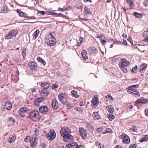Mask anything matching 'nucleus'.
I'll list each match as a JSON object with an SVG mask.
<instances>
[{
  "label": "nucleus",
  "instance_id": "1",
  "mask_svg": "<svg viewBox=\"0 0 148 148\" xmlns=\"http://www.w3.org/2000/svg\"><path fill=\"white\" fill-rule=\"evenodd\" d=\"M129 62L125 59H122L119 62V65L122 71L125 73L127 72V67L128 66Z\"/></svg>",
  "mask_w": 148,
  "mask_h": 148
},
{
  "label": "nucleus",
  "instance_id": "2",
  "mask_svg": "<svg viewBox=\"0 0 148 148\" xmlns=\"http://www.w3.org/2000/svg\"><path fill=\"white\" fill-rule=\"evenodd\" d=\"M46 136L48 140L52 141L55 138L56 134L54 130H51L46 135Z\"/></svg>",
  "mask_w": 148,
  "mask_h": 148
},
{
  "label": "nucleus",
  "instance_id": "3",
  "mask_svg": "<svg viewBox=\"0 0 148 148\" xmlns=\"http://www.w3.org/2000/svg\"><path fill=\"white\" fill-rule=\"evenodd\" d=\"M39 112L38 111L36 110L33 111L30 113L29 118L33 120L38 119L39 117Z\"/></svg>",
  "mask_w": 148,
  "mask_h": 148
},
{
  "label": "nucleus",
  "instance_id": "4",
  "mask_svg": "<svg viewBox=\"0 0 148 148\" xmlns=\"http://www.w3.org/2000/svg\"><path fill=\"white\" fill-rule=\"evenodd\" d=\"M38 138L37 136H32L30 139V143L31 146L32 147H35L37 144Z\"/></svg>",
  "mask_w": 148,
  "mask_h": 148
},
{
  "label": "nucleus",
  "instance_id": "5",
  "mask_svg": "<svg viewBox=\"0 0 148 148\" xmlns=\"http://www.w3.org/2000/svg\"><path fill=\"white\" fill-rule=\"evenodd\" d=\"M17 33V30H12L6 35L5 36V38L8 40L12 38L13 37L16 36Z\"/></svg>",
  "mask_w": 148,
  "mask_h": 148
},
{
  "label": "nucleus",
  "instance_id": "6",
  "mask_svg": "<svg viewBox=\"0 0 148 148\" xmlns=\"http://www.w3.org/2000/svg\"><path fill=\"white\" fill-rule=\"evenodd\" d=\"M65 148H84V147L82 145L78 146L76 143L71 142L69 144L66 146Z\"/></svg>",
  "mask_w": 148,
  "mask_h": 148
},
{
  "label": "nucleus",
  "instance_id": "7",
  "mask_svg": "<svg viewBox=\"0 0 148 148\" xmlns=\"http://www.w3.org/2000/svg\"><path fill=\"white\" fill-rule=\"evenodd\" d=\"M71 131L68 127H63L61 130L60 134L62 136L69 134Z\"/></svg>",
  "mask_w": 148,
  "mask_h": 148
},
{
  "label": "nucleus",
  "instance_id": "8",
  "mask_svg": "<svg viewBox=\"0 0 148 148\" xmlns=\"http://www.w3.org/2000/svg\"><path fill=\"white\" fill-rule=\"evenodd\" d=\"M63 141L65 142H69L73 140L74 137L69 134L62 136Z\"/></svg>",
  "mask_w": 148,
  "mask_h": 148
},
{
  "label": "nucleus",
  "instance_id": "9",
  "mask_svg": "<svg viewBox=\"0 0 148 148\" xmlns=\"http://www.w3.org/2000/svg\"><path fill=\"white\" fill-rule=\"evenodd\" d=\"M119 137L120 138H123L122 140V141L125 143L127 144L130 142V138L125 134H122Z\"/></svg>",
  "mask_w": 148,
  "mask_h": 148
},
{
  "label": "nucleus",
  "instance_id": "10",
  "mask_svg": "<svg viewBox=\"0 0 148 148\" xmlns=\"http://www.w3.org/2000/svg\"><path fill=\"white\" fill-rule=\"evenodd\" d=\"M79 133L82 138L83 139L86 138L87 133L86 130L82 127H80L79 129Z\"/></svg>",
  "mask_w": 148,
  "mask_h": 148
},
{
  "label": "nucleus",
  "instance_id": "11",
  "mask_svg": "<svg viewBox=\"0 0 148 148\" xmlns=\"http://www.w3.org/2000/svg\"><path fill=\"white\" fill-rule=\"evenodd\" d=\"M59 100L60 102L64 104L66 101V96L64 94L61 93L58 96Z\"/></svg>",
  "mask_w": 148,
  "mask_h": 148
},
{
  "label": "nucleus",
  "instance_id": "12",
  "mask_svg": "<svg viewBox=\"0 0 148 148\" xmlns=\"http://www.w3.org/2000/svg\"><path fill=\"white\" fill-rule=\"evenodd\" d=\"M29 67L32 70H35L37 68V66L35 62L31 61L28 64Z\"/></svg>",
  "mask_w": 148,
  "mask_h": 148
},
{
  "label": "nucleus",
  "instance_id": "13",
  "mask_svg": "<svg viewBox=\"0 0 148 148\" xmlns=\"http://www.w3.org/2000/svg\"><path fill=\"white\" fill-rule=\"evenodd\" d=\"M147 65L146 63L141 64L139 67V72L143 73L147 69Z\"/></svg>",
  "mask_w": 148,
  "mask_h": 148
},
{
  "label": "nucleus",
  "instance_id": "14",
  "mask_svg": "<svg viewBox=\"0 0 148 148\" xmlns=\"http://www.w3.org/2000/svg\"><path fill=\"white\" fill-rule=\"evenodd\" d=\"M29 112V109L26 108H21L18 111L19 114H21L25 113H28Z\"/></svg>",
  "mask_w": 148,
  "mask_h": 148
},
{
  "label": "nucleus",
  "instance_id": "15",
  "mask_svg": "<svg viewBox=\"0 0 148 148\" xmlns=\"http://www.w3.org/2000/svg\"><path fill=\"white\" fill-rule=\"evenodd\" d=\"M39 110L40 112L41 113H45L47 112L48 108L47 106H42L39 108Z\"/></svg>",
  "mask_w": 148,
  "mask_h": 148
},
{
  "label": "nucleus",
  "instance_id": "16",
  "mask_svg": "<svg viewBox=\"0 0 148 148\" xmlns=\"http://www.w3.org/2000/svg\"><path fill=\"white\" fill-rule=\"evenodd\" d=\"M15 139L16 138L14 135H10L7 140V141L10 143H11L14 141Z\"/></svg>",
  "mask_w": 148,
  "mask_h": 148
},
{
  "label": "nucleus",
  "instance_id": "17",
  "mask_svg": "<svg viewBox=\"0 0 148 148\" xmlns=\"http://www.w3.org/2000/svg\"><path fill=\"white\" fill-rule=\"evenodd\" d=\"M148 100L147 99H140L136 100L135 103V104L137 103L145 104L147 102Z\"/></svg>",
  "mask_w": 148,
  "mask_h": 148
},
{
  "label": "nucleus",
  "instance_id": "18",
  "mask_svg": "<svg viewBox=\"0 0 148 148\" xmlns=\"http://www.w3.org/2000/svg\"><path fill=\"white\" fill-rule=\"evenodd\" d=\"M5 106L6 108L8 110H10L12 107V104L10 101H7L5 102Z\"/></svg>",
  "mask_w": 148,
  "mask_h": 148
},
{
  "label": "nucleus",
  "instance_id": "19",
  "mask_svg": "<svg viewBox=\"0 0 148 148\" xmlns=\"http://www.w3.org/2000/svg\"><path fill=\"white\" fill-rule=\"evenodd\" d=\"M98 98L95 97L92 99V104L93 107H96L97 105Z\"/></svg>",
  "mask_w": 148,
  "mask_h": 148
},
{
  "label": "nucleus",
  "instance_id": "20",
  "mask_svg": "<svg viewBox=\"0 0 148 148\" xmlns=\"http://www.w3.org/2000/svg\"><path fill=\"white\" fill-rule=\"evenodd\" d=\"M45 99L44 97H40L37 98L34 101V104L36 105H38V103H40L43 101Z\"/></svg>",
  "mask_w": 148,
  "mask_h": 148
},
{
  "label": "nucleus",
  "instance_id": "21",
  "mask_svg": "<svg viewBox=\"0 0 148 148\" xmlns=\"http://www.w3.org/2000/svg\"><path fill=\"white\" fill-rule=\"evenodd\" d=\"M52 107L55 109H57L58 108V106L57 104V101L56 99H53L51 104Z\"/></svg>",
  "mask_w": 148,
  "mask_h": 148
},
{
  "label": "nucleus",
  "instance_id": "22",
  "mask_svg": "<svg viewBox=\"0 0 148 148\" xmlns=\"http://www.w3.org/2000/svg\"><path fill=\"white\" fill-rule=\"evenodd\" d=\"M41 91V94L44 96H47L50 93L47 90V89H42Z\"/></svg>",
  "mask_w": 148,
  "mask_h": 148
},
{
  "label": "nucleus",
  "instance_id": "23",
  "mask_svg": "<svg viewBox=\"0 0 148 148\" xmlns=\"http://www.w3.org/2000/svg\"><path fill=\"white\" fill-rule=\"evenodd\" d=\"M42 89H48L49 87V85L47 82H44L41 84Z\"/></svg>",
  "mask_w": 148,
  "mask_h": 148
},
{
  "label": "nucleus",
  "instance_id": "24",
  "mask_svg": "<svg viewBox=\"0 0 148 148\" xmlns=\"http://www.w3.org/2000/svg\"><path fill=\"white\" fill-rule=\"evenodd\" d=\"M40 32L39 30L37 29L33 33V36L34 39H36V38L38 37Z\"/></svg>",
  "mask_w": 148,
  "mask_h": 148
},
{
  "label": "nucleus",
  "instance_id": "25",
  "mask_svg": "<svg viewBox=\"0 0 148 148\" xmlns=\"http://www.w3.org/2000/svg\"><path fill=\"white\" fill-rule=\"evenodd\" d=\"M108 109L107 110L109 113L111 114H113L114 111V110L112 106L111 105L108 106Z\"/></svg>",
  "mask_w": 148,
  "mask_h": 148
},
{
  "label": "nucleus",
  "instance_id": "26",
  "mask_svg": "<svg viewBox=\"0 0 148 148\" xmlns=\"http://www.w3.org/2000/svg\"><path fill=\"white\" fill-rule=\"evenodd\" d=\"M127 2L129 4L130 7L132 8H134L135 5L134 3L131 0H126Z\"/></svg>",
  "mask_w": 148,
  "mask_h": 148
},
{
  "label": "nucleus",
  "instance_id": "27",
  "mask_svg": "<svg viewBox=\"0 0 148 148\" xmlns=\"http://www.w3.org/2000/svg\"><path fill=\"white\" fill-rule=\"evenodd\" d=\"M55 40H49V41L47 42V44L50 46H53L56 44Z\"/></svg>",
  "mask_w": 148,
  "mask_h": 148
},
{
  "label": "nucleus",
  "instance_id": "28",
  "mask_svg": "<svg viewBox=\"0 0 148 148\" xmlns=\"http://www.w3.org/2000/svg\"><path fill=\"white\" fill-rule=\"evenodd\" d=\"M8 122L10 123L11 124L13 125L14 124L16 121L12 117H10L8 118Z\"/></svg>",
  "mask_w": 148,
  "mask_h": 148
},
{
  "label": "nucleus",
  "instance_id": "29",
  "mask_svg": "<svg viewBox=\"0 0 148 148\" xmlns=\"http://www.w3.org/2000/svg\"><path fill=\"white\" fill-rule=\"evenodd\" d=\"M82 57L84 59H87L88 58V56H87V52L85 50H83L82 51Z\"/></svg>",
  "mask_w": 148,
  "mask_h": 148
},
{
  "label": "nucleus",
  "instance_id": "30",
  "mask_svg": "<svg viewBox=\"0 0 148 148\" xmlns=\"http://www.w3.org/2000/svg\"><path fill=\"white\" fill-rule=\"evenodd\" d=\"M130 94H131L135 96H137L138 97L140 96V93L136 90L132 92V93H130Z\"/></svg>",
  "mask_w": 148,
  "mask_h": 148
},
{
  "label": "nucleus",
  "instance_id": "31",
  "mask_svg": "<svg viewBox=\"0 0 148 148\" xmlns=\"http://www.w3.org/2000/svg\"><path fill=\"white\" fill-rule=\"evenodd\" d=\"M134 15L136 17L140 18L142 17L143 15L141 13H138L137 12L134 13Z\"/></svg>",
  "mask_w": 148,
  "mask_h": 148
},
{
  "label": "nucleus",
  "instance_id": "32",
  "mask_svg": "<svg viewBox=\"0 0 148 148\" xmlns=\"http://www.w3.org/2000/svg\"><path fill=\"white\" fill-rule=\"evenodd\" d=\"M147 140H148V135H146L144 137L140 139V142H143L147 141Z\"/></svg>",
  "mask_w": 148,
  "mask_h": 148
},
{
  "label": "nucleus",
  "instance_id": "33",
  "mask_svg": "<svg viewBox=\"0 0 148 148\" xmlns=\"http://www.w3.org/2000/svg\"><path fill=\"white\" fill-rule=\"evenodd\" d=\"M37 60L40 62L42 63L44 65L46 64L45 62L40 57H38L37 58Z\"/></svg>",
  "mask_w": 148,
  "mask_h": 148
},
{
  "label": "nucleus",
  "instance_id": "34",
  "mask_svg": "<svg viewBox=\"0 0 148 148\" xmlns=\"http://www.w3.org/2000/svg\"><path fill=\"white\" fill-rule=\"evenodd\" d=\"M127 89V92L129 94L132 93V92L136 90L134 88L132 87L131 88H130V86Z\"/></svg>",
  "mask_w": 148,
  "mask_h": 148
},
{
  "label": "nucleus",
  "instance_id": "35",
  "mask_svg": "<svg viewBox=\"0 0 148 148\" xmlns=\"http://www.w3.org/2000/svg\"><path fill=\"white\" fill-rule=\"evenodd\" d=\"M71 94L72 95L74 96L75 98L78 97L79 96V95H77V92L76 91H72L71 92Z\"/></svg>",
  "mask_w": 148,
  "mask_h": 148
},
{
  "label": "nucleus",
  "instance_id": "36",
  "mask_svg": "<svg viewBox=\"0 0 148 148\" xmlns=\"http://www.w3.org/2000/svg\"><path fill=\"white\" fill-rule=\"evenodd\" d=\"M17 13H18L19 15L21 17L23 16H24V13L21 11L20 10L18 9L17 10Z\"/></svg>",
  "mask_w": 148,
  "mask_h": 148
},
{
  "label": "nucleus",
  "instance_id": "37",
  "mask_svg": "<svg viewBox=\"0 0 148 148\" xmlns=\"http://www.w3.org/2000/svg\"><path fill=\"white\" fill-rule=\"evenodd\" d=\"M90 51L92 54H96L97 52V50L94 47H92L91 48Z\"/></svg>",
  "mask_w": 148,
  "mask_h": 148
},
{
  "label": "nucleus",
  "instance_id": "38",
  "mask_svg": "<svg viewBox=\"0 0 148 148\" xmlns=\"http://www.w3.org/2000/svg\"><path fill=\"white\" fill-rule=\"evenodd\" d=\"M50 13L52 14V15H56V16H61L63 17H64L65 16V15L63 14H62L61 13H53L52 12H50Z\"/></svg>",
  "mask_w": 148,
  "mask_h": 148
},
{
  "label": "nucleus",
  "instance_id": "39",
  "mask_svg": "<svg viewBox=\"0 0 148 148\" xmlns=\"http://www.w3.org/2000/svg\"><path fill=\"white\" fill-rule=\"evenodd\" d=\"M93 119L95 120L99 119H100V116L99 115H96L95 113H94Z\"/></svg>",
  "mask_w": 148,
  "mask_h": 148
},
{
  "label": "nucleus",
  "instance_id": "40",
  "mask_svg": "<svg viewBox=\"0 0 148 148\" xmlns=\"http://www.w3.org/2000/svg\"><path fill=\"white\" fill-rule=\"evenodd\" d=\"M84 11H85V12H86V13L88 14H92L91 12L90 11L88 10V7L85 6L84 7Z\"/></svg>",
  "mask_w": 148,
  "mask_h": 148
},
{
  "label": "nucleus",
  "instance_id": "41",
  "mask_svg": "<svg viewBox=\"0 0 148 148\" xmlns=\"http://www.w3.org/2000/svg\"><path fill=\"white\" fill-rule=\"evenodd\" d=\"M3 10L4 13H7L8 12V8L7 6H5L3 7Z\"/></svg>",
  "mask_w": 148,
  "mask_h": 148
},
{
  "label": "nucleus",
  "instance_id": "42",
  "mask_svg": "<svg viewBox=\"0 0 148 148\" xmlns=\"http://www.w3.org/2000/svg\"><path fill=\"white\" fill-rule=\"evenodd\" d=\"M108 118L110 121H112L114 118L115 116L113 115L110 114L108 116Z\"/></svg>",
  "mask_w": 148,
  "mask_h": 148
},
{
  "label": "nucleus",
  "instance_id": "43",
  "mask_svg": "<svg viewBox=\"0 0 148 148\" xmlns=\"http://www.w3.org/2000/svg\"><path fill=\"white\" fill-rule=\"evenodd\" d=\"M130 130H131L133 132H136L137 130V127L136 126H134L133 127H131L130 129Z\"/></svg>",
  "mask_w": 148,
  "mask_h": 148
},
{
  "label": "nucleus",
  "instance_id": "44",
  "mask_svg": "<svg viewBox=\"0 0 148 148\" xmlns=\"http://www.w3.org/2000/svg\"><path fill=\"white\" fill-rule=\"evenodd\" d=\"M75 110L76 111L79 112H81L83 111V109L82 108L80 107H78L76 108H75Z\"/></svg>",
  "mask_w": 148,
  "mask_h": 148
},
{
  "label": "nucleus",
  "instance_id": "45",
  "mask_svg": "<svg viewBox=\"0 0 148 148\" xmlns=\"http://www.w3.org/2000/svg\"><path fill=\"white\" fill-rule=\"evenodd\" d=\"M31 138V137L29 136H27L25 138L24 140L25 142H28L29 141H30Z\"/></svg>",
  "mask_w": 148,
  "mask_h": 148
},
{
  "label": "nucleus",
  "instance_id": "46",
  "mask_svg": "<svg viewBox=\"0 0 148 148\" xmlns=\"http://www.w3.org/2000/svg\"><path fill=\"white\" fill-rule=\"evenodd\" d=\"M34 132H35V135H33L32 136H36L38 134L39 131V130L37 129H35V130H34Z\"/></svg>",
  "mask_w": 148,
  "mask_h": 148
},
{
  "label": "nucleus",
  "instance_id": "47",
  "mask_svg": "<svg viewBox=\"0 0 148 148\" xmlns=\"http://www.w3.org/2000/svg\"><path fill=\"white\" fill-rule=\"evenodd\" d=\"M139 85L138 84L130 86V88H131L132 87L134 89L138 88Z\"/></svg>",
  "mask_w": 148,
  "mask_h": 148
},
{
  "label": "nucleus",
  "instance_id": "48",
  "mask_svg": "<svg viewBox=\"0 0 148 148\" xmlns=\"http://www.w3.org/2000/svg\"><path fill=\"white\" fill-rule=\"evenodd\" d=\"M138 69V67L137 66H135L133 68L131 71L132 72H133L134 73H136V72L134 71L133 70H134L135 71H136Z\"/></svg>",
  "mask_w": 148,
  "mask_h": 148
},
{
  "label": "nucleus",
  "instance_id": "49",
  "mask_svg": "<svg viewBox=\"0 0 148 148\" xmlns=\"http://www.w3.org/2000/svg\"><path fill=\"white\" fill-rule=\"evenodd\" d=\"M143 4L145 6H148V0H145L143 2Z\"/></svg>",
  "mask_w": 148,
  "mask_h": 148
},
{
  "label": "nucleus",
  "instance_id": "50",
  "mask_svg": "<svg viewBox=\"0 0 148 148\" xmlns=\"http://www.w3.org/2000/svg\"><path fill=\"white\" fill-rule=\"evenodd\" d=\"M136 144H132L129 147V148H136Z\"/></svg>",
  "mask_w": 148,
  "mask_h": 148
},
{
  "label": "nucleus",
  "instance_id": "51",
  "mask_svg": "<svg viewBox=\"0 0 148 148\" xmlns=\"http://www.w3.org/2000/svg\"><path fill=\"white\" fill-rule=\"evenodd\" d=\"M58 85L56 84H53L52 86V88L54 89L58 87Z\"/></svg>",
  "mask_w": 148,
  "mask_h": 148
},
{
  "label": "nucleus",
  "instance_id": "52",
  "mask_svg": "<svg viewBox=\"0 0 148 148\" xmlns=\"http://www.w3.org/2000/svg\"><path fill=\"white\" fill-rule=\"evenodd\" d=\"M36 91V89L35 88H32L29 90L30 92H35Z\"/></svg>",
  "mask_w": 148,
  "mask_h": 148
},
{
  "label": "nucleus",
  "instance_id": "53",
  "mask_svg": "<svg viewBox=\"0 0 148 148\" xmlns=\"http://www.w3.org/2000/svg\"><path fill=\"white\" fill-rule=\"evenodd\" d=\"M100 40L101 44L104 45H105L107 42V41L104 40H102L101 39Z\"/></svg>",
  "mask_w": 148,
  "mask_h": 148
},
{
  "label": "nucleus",
  "instance_id": "54",
  "mask_svg": "<svg viewBox=\"0 0 148 148\" xmlns=\"http://www.w3.org/2000/svg\"><path fill=\"white\" fill-rule=\"evenodd\" d=\"M95 145L96 146L99 147L101 146V143L97 141L95 142Z\"/></svg>",
  "mask_w": 148,
  "mask_h": 148
},
{
  "label": "nucleus",
  "instance_id": "55",
  "mask_svg": "<svg viewBox=\"0 0 148 148\" xmlns=\"http://www.w3.org/2000/svg\"><path fill=\"white\" fill-rule=\"evenodd\" d=\"M49 37H50L51 38V40H55V39L53 36L51 34V33H49Z\"/></svg>",
  "mask_w": 148,
  "mask_h": 148
},
{
  "label": "nucleus",
  "instance_id": "56",
  "mask_svg": "<svg viewBox=\"0 0 148 148\" xmlns=\"http://www.w3.org/2000/svg\"><path fill=\"white\" fill-rule=\"evenodd\" d=\"M26 49L25 48H24L22 50V53L25 54L26 53Z\"/></svg>",
  "mask_w": 148,
  "mask_h": 148
},
{
  "label": "nucleus",
  "instance_id": "57",
  "mask_svg": "<svg viewBox=\"0 0 148 148\" xmlns=\"http://www.w3.org/2000/svg\"><path fill=\"white\" fill-rule=\"evenodd\" d=\"M103 129L102 127L99 128L97 129V131L98 132H100L103 130Z\"/></svg>",
  "mask_w": 148,
  "mask_h": 148
},
{
  "label": "nucleus",
  "instance_id": "58",
  "mask_svg": "<svg viewBox=\"0 0 148 148\" xmlns=\"http://www.w3.org/2000/svg\"><path fill=\"white\" fill-rule=\"evenodd\" d=\"M83 40V38L81 37H80L79 39V41L82 43V42Z\"/></svg>",
  "mask_w": 148,
  "mask_h": 148
},
{
  "label": "nucleus",
  "instance_id": "59",
  "mask_svg": "<svg viewBox=\"0 0 148 148\" xmlns=\"http://www.w3.org/2000/svg\"><path fill=\"white\" fill-rule=\"evenodd\" d=\"M145 114L148 117V109L147 110H145Z\"/></svg>",
  "mask_w": 148,
  "mask_h": 148
},
{
  "label": "nucleus",
  "instance_id": "60",
  "mask_svg": "<svg viewBox=\"0 0 148 148\" xmlns=\"http://www.w3.org/2000/svg\"><path fill=\"white\" fill-rule=\"evenodd\" d=\"M114 148H123L122 147H121V146L118 145L116 146Z\"/></svg>",
  "mask_w": 148,
  "mask_h": 148
},
{
  "label": "nucleus",
  "instance_id": "61",
  "mask_svg": "<svg viewBox=\"0 0 148 148\" xmlns=\"http://www.w3.org/2000/svg\"><path fill=\"white\" fill-rule=\"evenodd\" d=\"M123 41L124 44L125 45H127V41L123 39Z\"/></svg>",
  "mask_w": 148,
  "mask_h": 148
},
{
  "label": "nucleus",
  "instance_id": "62",
  "mask_svg": "<svg viewBox=\"0 0 148 148\" xmlns=\"http://www.w3.org/2000/svg\"><path fill=\"white\" fill-rule=\"evenodd\" d=\"M84 1L85 3H86L88 1L90 2V3L92 2V1L91 0H84Z\"/></svg>",
  "mask_w": 148,
  "mask_h": 148
},
{
  "label": "nucleus",
  "instance_id": "63",
  "mask_svg": "<svg viewBox=\"0 0 148 148\" xmlns=\"http://www.w3.org/2000/svg\"><path fill=\"white\" fill-rule=\"evenodd\" d=\"M102 36H99L98 35H97V38H99V39L100 40H101L102 39H101Z\"/></svg>",
  "mask_w": 148,
  "mask_h": 148
},
{
  "label": "nucleus",
  "instance_id": "64",
  "mask_svg": "<svg viewBox=\"0 0 148 148\" xmlns=\"http://www.w3.org/2000/svg\"><path fill=\"white\" fill-rule=\"evenodd\" d=\"M66 107L68 109H70L71 108V107L69 104H67Z\"/></svg>",
  "mask_w": 148,
  "mask_h": 148
}]
</instances>
